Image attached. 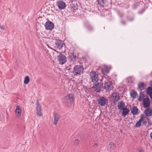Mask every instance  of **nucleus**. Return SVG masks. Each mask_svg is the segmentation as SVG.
<instances>
[{
    "label": "nucleus",
    "instance_id": "473e14b6",
    "mask_svg": "<svg viewBox=\"0 0 152 152\" xmlns=\"http://www.w3.org/2000/svg\"><path fill=\"white\" fill-rule=\"evenodd\" d=\"M143 94H142V95H140L139 96V98L138 99V100L139 101H141L143 99Z\"/></svg>",
    "mask_w": 152,
    "mask_h": 152
},
{
    "label": "nucleus",
    "instance_id": "f257e3e1",
    "mask_svg": "<svg viewBox=\"0 0 152 152\" xmlns=\"http://www.w3.org/2000/svg\"><path fill=\"white\" fill-rule=\"evenodd\" d=\"M74 100L75 95L74 94H70L64 97L63 102L65 105L67 107H69L73 104Z\"/></svg>",
    "mask_w": 152,
    "mask_h": 152
},
{
    "label": "nucleus",
    "instance_id": "9b49d317",
    "mask_svg": "<svg viewBox=\"0 0 152 152\" xmlns=\"http://www.w3.org/2000/svg\"><path fill=\"white\" fill-rule=\"evenodd\" d=\"M77 58V56L74 55V52L70 53L68 56V58L69 61L73 62L76 61Z\"/></svg>",
    "mask_w": 152,
    "mask_h": 152
},
{
    "label": "nucleus",
    "instance_id": "6ab92c4d",
    "mask_svg": "<svg viewBox=\"0 0 152 152\" xmlns=\"http://www.w3.org/2000/svg\"><path fill=\"white\" fill-rule=\"evenodd\" d=\"M139 110L137 107L133 106L131 109V113L133 115L138 114Z\"/></svg>",
    "mask_w": 152,
    "mask_h": 152
},
{
    "label": "nucleus",
    "instance_id": "1a4fd4ad",
    "mask_svg": "<svg viewBox=\"0 0 152 152\" xmlns=\"http://www.w3.org/2000/svg\"><path fill=\"white\" fill-rule=\"evenodd\" d=\"M54 24L53 22L48 20L45 24V26L47 30H52L54 28Z\"/></svg>",
    "mask_w": 152,
    "mask_h": 152
},
{
    "label": "nucleus",
    "instance_id": "e433bc0d",
    "mask_svg": "<svg viewBox=\"0 0 152 152\" xmlns=\"http://www.w3.org/2000/svg\"><path fill=\"white\" fill-rule=\"evenodd\" d=\"M143 124L145 126H146V124L147 123V122L146 121H143Z\"/></svg>",
    "mask_w": 152,
    "mask_h": 152
},
{
    "label": "nucleus",
    "instance_id": "a18cd8bd",
    "mask_svg": "<svg viewBox=\"0 0 152 152\" xmlns=\"http://www.w3.org/2000/svg\"><path fill=\"white\" fill-rule=\"evenodd\" d=\"M48 47H49V48H50L51 49L53 50V49H52L51 48V47H50V46H48Z\"/></svg>",
    "mask_w": 152,
    "mask_h": 152
},
{
    "label": "nucleus",
    "instance_id": "c85d7f7f",
    "mask_svg": "<svg viewBox=\"0 0 152 152\" xmlns=\"http://www.w3.org/2000/svg\"><path fill=\"white\" fill-rule=\"evenodd\" d=\"M30 81V78L28 76H26L25 78L24 83L25 84H28Z\"/></svg>",
    "mask_w": 152,
    "mask_h": 152
},
{
    "label": "nucleus",
    "instance_id": "f03ea898",
    "mask_svg": "<svg viewBox=\"0 0 152 152\" xmlns=\"http://www.w3.org/2000/svg\"><path fill=\"white\" fill-rule=\"evenodd\" d=\"M100 75L94 71H92L90 72V76L91 81L93 83H97L99 80L102 81V80L99 79V75Z\"/></svg>",
    "mask_w": 152,
    "mask_h": 152
},
{
    "label": "nucleus",
    "instance_id": "7c9ffc66",
    "mask_svg": "<svg viewBox=\"0 0 152 152\" xmlns=\"http://www.w3.org/2000/svg\"><path fill=\"white\" fill-rule=\"evenodd\" d=\"M141 122L138 121L136 124L135 126L137 127H140L141 126Z\"/></svg>",
    "mask_w": 152,
    "mask_h": 152
},
{
    "label": "nucleus",
    "instance_id": "9d476101",
    "mask_svg": "<svg viewBox=\"0 0 152 152\" xmlns=\"http://www.w3.org/2000/svg\"><path fill=\"white\" fill-rule=\"evenodd\" d=\"M57 5L60 10L65 9L66 7V3L62 0H58L57 2Z\"/></svg>",
    "mask_w": 152,
    "mask_h": 152
},
{
    "label": "nucleus",
    "instance_id": "4468645a",
    "mask_svg": "<svg viewBox=\"0 0 152 152\" xmlns=\"http://www.w3.org/2000/svg\"><path fill=\"white\" fill-rule=\"evenodd\" d=\"M143 104L144 108H148L150 104V100L149 98L148 97L145 98L143 100Z\"/></svg>",
    "mask_w": 152,
    "mask_h": 152
},
{
    "label": "nucleus",
    "instance_id": "dca6fc26",
    "mask_svg": "<svg viewBox=\"0 0 152 152\" xmlns=\"http://www.w3.org/2000/svg\"><path fill=\"white\" fill-rule=\"evenodd\" d=\"M15 115L18 118H20L21 115V110L19 106H16V109L15 110Z\"/></svg>",
    "mask_w": 152,
    "mask_h": 152
},
{
    "label": "nucleus",
    "instance_id": "412c9836",
    "mask_svg": "<svg viewBox=\"0 0 152 152\" xmlns=\"http://www.w3.org/2000/svg\"><path fill=\"white\" fill-rule=\"evenodd\" d=\"M85 26L88 31L90 32L93 31L94 30L93 27L90 24L86 23L85 25Z\"/></svg>",
    "mask_w": 152,
    "mask_h": 152
},
{
    "label": "nucleus",
    "instance_id": "b1692460",
    "mask_svg": "<svg viewBox=\"0 0 152 152\" xmlns=\"http://www.w3.org/2000/svg\"><path fill=\"white\" fill-rule=\"evenodd\" d=\"M144 113L146 116H150L152 115V110L150 108H147Z\"/></svg>",
    "mask_w": 152,
    "mask_h": 152
},
{
    "label": "nucleus",
    "instance_id": "39448f33",
    "mask_svg": "<svg viewBox=\"0 0 152 152\" xmlns=\"http://www.w3.org/2000/svg\"><path fill=\"white\" fill-rule=\"evenodd\" d=\"M70 2L69 3V5L68 8L70 9L71 12L73 13L75 12V11L77 9V5L75 0H70Z\"/></svg>",
    "mask_w": 152,
    "mask_h": 152
},
{
    "label": "nucleus",
    "instance_id": "79ce46f5",
    "mask_svg": "<svg viewBox=\"0 0 152 152\" xmlns=\"http://www.w3.org/2000/svg\"><path fill=\"white\" fill-rule=\"evenodd\" d=\"M138 152H143L142 150L140 149L139 150Z\"/></svg>",
    "mask_w": 152,
    "mask_h": 152
},
{
    "label": "nucleus",
    "instance_id": "37998d69",
    "mask_svg": "<svg viewBox=\"0 0 152 152\" xmlns=\"http://www.w3.org/2000/svg\"><path fill=\"white\" fill-rule=\"evenodd\" d=\"M133 20V18H131V19H129V20L130 21H132Z\"/></svg>",
    "mask_w": 152,
    "mask_h": 152
},
{
    "label": "nucleus",
    "instance_id": "20e7f679",
    "mask_svg": "<svg viewBox=\"0 0 152 152\" xmlns=\"http://www.w3.org/2000/svg\"><path fill=\"white\" fill-rule=\"evenodd\" d=\"M98 104L101 106H104L107 105L108 103V100L105 96L100 97L97 100Z\"/></svg>",
    "mask_w": 152,
    "mask_h": 152
},
{
    "label": "nucleus",
    "instance_id": "cd10ccee",
    "mask_svg": "<svg viewBox=\"0 0 152 152\" xmlns=\"http://www.w3.org/2000/svg\"><path fill=\"white\" fill-rule=\"evenodd\" d=\"M137 95V93L136 91H132L130 93V95L133 98H136V96Z\"/></svg>",
    "mask_w": 152,
    "mask_h": 152
},
{
    "label": "nucleus",
    "instance_id": "a878e982",
    "mask_svg": "<svg viewBox=\"0 0 152 152\" xmlns=\"http://www.w3.org/2000/svg\"><path fill=\"white\" fill-rule=\"evenodd\" d=\"M101 71L102 74H103V75H104L105 74H108L110 72L107 66H105L104 69H102Z\"/></svg>",
    "mask_w": 152,
    "mask_h": 152
},
{
    "label": "nucleus",
    "instance_id": "0eeeda50",
    "mask_svg": "<svg viewBox=\"0 0 152 152\" xmlns=\"http://www.w3.org/2000/svg\"><path fill=\"white\" fill-rule=\"evenodd\" d=\"M55 48L58 50H61L65 45L63 41L58 39H56Z\"/></svg>",
    "mask_w": 152,
    "mask_h": 152
},
{
    "label": "nucleus",
    "instance_id": "ddd939ff",
    "mask_svg": "<svg viewBox=\"0 0 152 152\" xmlns=\"http://www.w3.org/2000/svg\"><path fill=\"white\" fill-rule=\"evenodd\" d=\"M37 115L39 116H41L42 115V113L41 112V106L39 104V100L37 99Z\"/></svg>",
    "mask_w": 152,
    "mask_h": 152
},
{
    "label": "nucleus",
    "instance_id": "58836bf2",
    "mask_svg": "<svg viewBox=\"0 0 152 152\" xmlns=\"http://www.w3.org/2000/svg\"><path fill=\"white\" fill-rule=\"evenodd\" d=\"M121 23L123 25H125L126 24L125 22H124V21H122L121 22Z\"/></svg>",
    "mask_w": 152,
    "mask_h": 152
},
{
    "label": "nucleus",
    "instance_id": "aec40b11",
    "mask_svg": "<svg viewBox=\"0 0 152 152\" xmlns=\"http://www.w3.org/2000/svg\"><path fill=\"white\" fill-rule=\"evenodd\" d=\"M121 110H122V115L125 117L129 113L130 110L129 108L125 107Z\"/></svg>",
    "mask_w": 152,
    "mask_h": 152
},
{
    "label": "nucleus",
    "instance_id": "7ed1b4c3",
    "mask_svg": "<svg viewBox=\"0 0 152 152\" xmlns=\"http://www.w3.org/2000/svg\"><path fill=\"white\" fill-rule=\"evenodd\" d=\"M83 68L80 66L76 65L74 67L72 72L75 76H79L83 73Z\"/></svg>",
    "mask_w": 152,
    "mask_h": 152
},
{
    "label": "nucleus",
    "instance_id": "ea45409f",
    "mask_svg": "<svg viewBox=\"0 0 152 152\" xmlns=\"http://www.w3.org/2000/svg\"><path fill=\"white\" fill-rule=\"evenodd\" d=\"M53 50L54 51H55L56 52H57V53H59L60 54V52L59 51H56V50H55V49H53Z\"/></svg>",
    "mask_w": 152,
    "mask_h": 152
},
{
    "label": "nucleus",
    "instance_id": "49530a36",
    "mask_svg": "<svg viewBox=\"0 0 152 152\" xmlns=\"http://www.w3.org/2000/svg\"><path fill=\"white\" fill-rule=\"evenodd\" d=\"M151 74H152V72H151Z\"/></svg>",
    "mask_w": 152,
    "mask_h": 152
},
{
    "label": "nucleus",
    "instance_id": "a211bd4d",
    "mask_svg": "<svg viewBox=\"0 0 152 152\" xmlns=\"http://www.w3.org/2000/svg\"><path fill=\"white\" fill-rule=\"evenodd\" d=\"M112 96L115 102H117L120 99L119 94L117 92L113 93Z\"/></svg>",
    "mask_w": 152,
    "mask_h": 152
},
{
    "label": "nucleus",
    "instance_id": "2f4dec72",
    "mask_svg": "<svg viewBox=\"0 0 152 152\" xmlns=\"http://www.w3.org/2000/svg\"><path fill=\"white\" fill-rule=\"evenodd\" d=\"M80 142V140H79L76 139V140H75L74 143V144L75 145H77L79 144Z\"/></svg>",
    "mask_w": 152,
    "mask_h": 152
},
{
    "label": "nucleus",
    "instance_id": "f3484780",
    "mask_svg": "<svg viewBox=\"0 0 152 152\" xmlns=\"http://www.w3.org/2000/svg\"><path fill=\"white\" fill-rule=\"evenodd\" d=\"M106 0H97V6L101 8H103L105 4L104 2Z\"/></svg>",
    "mask_w": 152,
    "mask_h": 152
},
{
    "label": "nucleus",
    "instance_id": "f704fd0d",
    "mask_svg": "<svg viewBox=\"0 0 152 152\" xmlns=\"http://www.w3.org/2000/svg\"><path fill=\"white\" fill-rule=\"evenodd\" d=\"M145 8H143L141 10H140L138 12V13L139 14H141L143 12L145 11Z\"/></svg>",
    "mask_w": 152,
    "mask_h": 152
},
{
    "label": "nucleus",
    "instance_id": "4c0bfd02",
    "mask_svg": "<svg viewBox=\"0 0 152 152\" xmlns=\"http://www.w3.org/2000/svg\"><path fill=\"white\" fill-rule=\"evenodd\" d=\"M0 28L2 29H4V27L3 26L0 25Z\"/></svg>",
    "mask_w": 152,
    "mask_h": 152
},
{
    "label": "nucleus",
    "instance_id": "423d86ee",
    "mask_svg": "<svg viewBox=\"0 0 152 152\" xmlns=\"http://www.w3.org/2000/svg\"><path fill=\"white\" fill-rule=\"evenodd\" d=\"M57 60L59 64L63 65L66 62L67 58L64 54L60 53L57 56Z\"/></svg>",
    "mask_w": 152,
    "mask_h": 152
},
{
    "label": "nucleus",
    "instance_id": "c756f323",
    "mask_svg": "<svg viewBox=\"0 0 152 152\" xmlns=\"http://www.w3.org/2000/svg\"><path fill=\"white\" fill-rule=\"evenodd\" d=\"M139 2H136L133 5L132 7L134 9H135L139 5Z\"/></svg>",
    "mask_w": 152,
    "mask_h": 152
},
{
    "label": "nucleus",
    "instance_id": "72a5a7b5",
    "mask_svg": "<svg viewBox=\"0 0 152 152\" xmlns=\"http://www.w3.org/2000/svg\"><path fill=\"white\" fill-rule=\"evenodd\" d=\"M144 117H145V116H144V115H142L141 116L139 120V121L141 122L142 121H143V120Z\"/></svg>",
    "mask_w": 152,
    "mask_h": 152
},
{
    "label": "nucleus",
    "instance_id": "c9c22d12",
    "mask_svg": "<svg viewBox=\"0 0 152 152\" xmlns=\"http://www.w3.org/2000/svg\"><path fill=\"white\" fill-rule=\"evenodd\" d=\"M146 118L148 120V121L149 125H151V123L150 122L151 121L150 119L148 117H146Z\"/></svg>",
    "mask_w": 152,
    "mask_h": 152
},
{
    "label": "nucleus",
    "instance_id": "f8f14e48",
    "mask_svg": "<svg viewBox=\"0 0 152 152\" xmlns=\"http://www.w3.org/2000/svg\"><path fill=\"white\" fill-rule=\"evenodd\" d=\"M101 84L98 82L97 83H94L93 85V88H94L95 91L97 92H99L101 91Z\"/></svg>",
    "mask_w": 152,
    "mask_h": 152
},
{
    "label": "nucleus",
    "instance_id": "2eb2a0df",
    "mask_svg": "<svg viewBox=\"0 0 152 152\" xmlns=\"http://www.w3.org/2000/svg\"><path fill=\"white\" fill-rule=\"evenodd\" d=\"M53 115L54 118V124L56 125L61 117L58 114L55 113H54Z\"/></svg>",
    "mask_w": 152,
    "mask_h": 152
},
{
    "label": "nucleus",
    "instance_id": "393cba45",
    "mask_svg": "<svg viewBox=\"0 0 152 152\" xmlns=\"http://www.w3.org/2000/svg\"><path fill=\"white\" fill-rule=\"evenodd\" d=\"M146 86V85L144 83L140 82L138 85V89L140 91L144 89V88Z\"/></svg>",
    "mask_w": 152,
    "mask_h": 152
},
{
    "label": "nucleus",
    "instance_id": "5701e85b",
    "mask_svg": "<svg viewBox=\"0 0 152 152\" xmlns=\"http://www.w3.org/2000/svg\"><path fill=\"white\" fill-rule=\"evenodd\" d=\"M118 107L119 110H121L125 107V104L122 101H121L118 103Z\"/></svg>",
    "mask_w": 152,
    "mask_h": 152
},
{
    "label": "nucleus",
    "instance_id": "4be33fe9",
    "mask_svg": "<svg viewBox=\"0 0 152 152\" xmlns=\"http://www.w3.org/2000/svg\"><path fill=\"white\" fill-rule=\"evenodd\" d=\"M116 148L115 145L113 142H110L108 145V148L110 151L115 149Z\"/></svg>",
    "mask_w": 152,
    "mask_h": 152
},
{
    "label": "nucleus",
    "instance_id": "6e6552de",
    "mask_svg": "<svg viewBox=\"0 0 152 152\" xmlns=\"http://www.w3.org/2000/svg\"><path fill=\"white\" fill-rule=\"evenodd\" d=\"M104 85V89H106L107 91H110L113 88L112 83L111 81L108 80L105 82Z\"/></svg>",
    "mask_w": 152,
    "mask_h": 152
},
{
    "label": "nucleus",
    "instance_id": "c03bdc74",
    "mask_svg": "<svg viewBox=\"0 0 152 152\" xmlns=\"http://www.w3.org/2000/svg\"><path fill=\"white\" fill-rule=\"evenodd\" d=\"M150 84L151 86H152V81H150Z\"/></svg>",
    "mask_w": 152,
    "mask_h": 152
},
{
    "label": "nucleus",
    "instance_id": "a19ab883",
    "mask_svg": "<svg viewBox=\"0 0 152 152\" xmlns=\"http://www.w3.org/2000/svg\"><path fill=\"white\" fill-rule=\"evenodd\" d=\"M150 137L151 138V139H152V132H151L150 134Z\"/></svg>",
    "mask_w": 152,
    "mask_h": 152
},
{
    "label": "nucleus",
    "instance_id": "bb28decb",
    "mask_svg": "<svg viewBox=\"0 0 152 152\" xmlns=\"http://www.w3.org/2000/svg\"><path fill=\"white\" fill-rule=\"evenodd\" d=\"M146 93L147 94L150 95H151L152 94V87H148L147 88L146 91Z\"/></svg>",
    "mask_w": 152,
    "mask_h": 152
}]
</instances>
